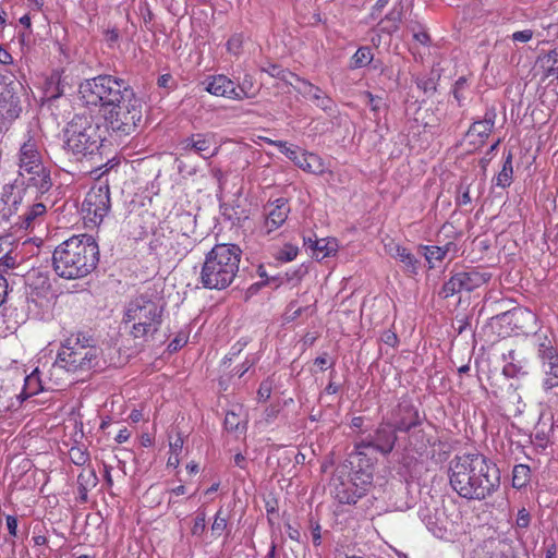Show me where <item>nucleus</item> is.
Returning <instances> with one entry per match:
<instances>
[{
	"label": "nucleus",
	"instance_id": "1",
	"mask_svg": "<svg viewBox=\"0 0 558 558\" xmlns=\"http://www.w3.org/2000/svg\"><path fill=\"white\" fill-rule=\"evenodd\" d=\"M449 482L462 498L484 500L500 485L499 469L481 453L456 456L449 464Z\"/></svg>",
	"mask_w": 558,
	"mask_h": 558
},
{
	"label": "nucleus",
	"instance_id": "2",
	"mask_svg": "<svg viewBox=\"0 0 558 558\" xmlns=\"http://www.w3.org/2000/svg\"><path fill=\"white\" fill-rule=\"evenodd\" d=\"M99 260L98 244L92 235H74L60 243L52 253L54 272L64 279H81L89 275Z\"/></svg>",
	"mask_w": 558,
	"mask_h": 558
},
{
	"label": "nucleus",
	"instance_id": "3",
	"mask_svg": "<svg viewBox=\"0 0 558 558\" xmlns=\"http://www.w3.org/2000/svg\"><path fill=\"white\" fill-rule=\"evenodd\" d=\"M98 357V349L82 333L71 335L62 343L49 369V381L59 385L64 373L90 369Z\"/></svg>",
	"mask_w": 558,
	"mask_h": 558
},
{
	"label": "nucleus",
	"instance_id": "4",
	"mask_svg": "<svg viewBox=\"0 0 558 558\" xmlns=\"http://www.w3.org/2000/svg\"><path fill=\"white\" fill-rule=\"evenodd\" d=\"M241 258L235 244H217L207 253L201 270V282L207 289L221 290L234 280Z\"/></svg>",
	"mask_w": 558,
	"mask_h": 558
},
{
	"label": "nucleus",
	"instance_id": "5",
	"mask_svg": "<svg viewBox=\"0 0 558 558\" xmlns=\"http://www.w3.org/2000/svg\"><path fill=\"white\" fill-rule=\"evenodd\" d=\"M104 142L100 124L90 114H75L64 130V149L76 158L98 153Z\"/></svg>",
	"mask_w": 558,
	"mask_h": 558
},
{
	"label": "nucleus",
	"instance_id": "6",
	"mask_svg": "<svg viewBox=\"0 0 558 558\" xmlns=\"http://www.w3.org/2000/svg\"><path fill=\"white\" fill-rule=\"evenodd\" d=\"M78 93L87 106H99L102 113L134 94L123 80L112 75H98L85 80L80 84Z\"/></svg>",
	"mask_w": 558,
	"mask_h": 558
},
{
	"label": "nucleus",
	"instance_id": "7",
	"mask_svg": "<svg viewBox=\"0 0 558 558\" xmlns=\"http://www.w3.org/2000/svg\"><path fill=\"white\" fill-rule=\"evenodd\" d=\"M19 175L22 184L34 189L35 193L45 194L52 186L50 170L44 163L38 142L29 136L17 153Z\"/></svg>",
	"mask_w": 558,
	"mask_h": 558
},
{
	"label": "nucleus",
	"instance_id": "8",
	"mask_svg": "<svg viewBox=\"0 0 558 558\" xmlns=\"http://www.w3.org/2000/svg\"><path fill=\"white\" fill-rule=\"evenodd\" d=\"M162 313L163 305L159 300L142 294L128 303L123 320L131 324V335L134 338H145L159 330Z\"/></svg>",
	"mask_w": 558,
	"mask_h": 558
},
{
	"label": "nucleus",
	"instance_id": "9",
	"mask_svg": "<svg viewBox=\"0 0 558 558\" xmlns=\"http://www.w3.org/2000/svg\"><path fill=\"white\" fill-rule=\"evenodd\" d=\"M142 100L133 94L128 100H123L102 113L107 129L119 138L135 133L142 121Z\"/></svg>",
	"mask_w": 558,
	"mask_h": 558
},
{
	"label": "nucleus",
	"instance_id": "10",
	"mask_svg": "<svg viewBox=\"0 0 558 558\" xmlns=\"http://www.w3.org/2000/svg\"><path fill=\"white\" fill-rule=\"evenodd\" d=\"M111 208L110 189L106 182L94 184L86 193L82 211L84 222L89 228L98 227Z\"/></svg>",
	"mask_w": 558,
	"mask_h": 558
},
{
	"label": "nucleus",
	"instance_id": "11",
	"mask_svg": "<svg viewBox=\"0 0 558 558\" xmlns=\"http://www.w3.org/2000/svg\"><path fill=\"white\" fill-rule=\"evenodd\" d=\"M537 359L541 363L542 388L549 392L558 387V350L546 335H536Z\"/></svg>",
	"mask_w": 558,
	"mask_h": 558
},
{
	"label": "nucleus",
	"instance_id": "12",
	"mask_svg": "<svg viewBox=\"0 0 558 558\" xmlns=\"http://www.w3.org/2000/svg\"><path fill=\"white\" fill-rule=\"evenodd\" d=\"M415 425V422L407 423L404 421L397 422L396 427L388 423H381L374 435L369 436V439L360 441L356 444L355 448L359 454H362V450L367 448H373L383 454H388L392 451L397 441L396 430L407 432Z\"/></svg>",
	"mask_w": 558,
	"mask_h": 558
},
{
	"label": "nucleus",
	"instance_id": "13",
	"mask_svg": "<svg viewBox=\"0 0 558 558\" xmlns=\"http://www.w3.org/2000/svg\"><path fill=\"white\" fill-rule=\"evenodd\" d=\"M492 275L476 268L453 274L441 288L440 294L447 299L460 292H472L487 283Z\"/></svg>",
	"mask_w": 558,
	"mask_h": 558
},
{
	"label": "nucleus",
	"instance_id": "14",
	"mask_svg": "<svg viewBox=\"0 0 558 558\" xmlns=\"http://www.w3.org/2000/svg\"><path fill=\"white\" fill-rule=\"evenodd\" d=\"M195 241L187 232L171 230L156 239V248L169 262L182 260L194 247Z\"/></svg>",
	"mask_w": 558,
	"mask_h": 558
},
{
	"label": "nucleus",
	"instance_id": "15",
	"mask_svg": "<svg viewBox=\"0 0 558 558\" xmlns=\"http://www.w3.org/2000/svg\"><path fill=\"white\" fill-rule=\"evenodd\" d=\"M418 517L428 531L437 538H446L448 533L453 530V520L447 515L445 508L439 507L436 502L421 507Z\"/></svg>",
	"mask_w": 558,
	"mask_h": 558
},
{
	"label": "nucleus",
	"instance_id": "16",
	"mask_svg": "<svg viewBox=\"0 0 558 558\" xmlns=\"http://www.w3.org/2000/svg\"><path fill=\"white\" fill-rule=\"evenodd\" d=\"M373 475L371 472L355 473L350 482L335 483L333 495L341 504H355L366 492L367 486L372 484Z\"/></svg>",
	"mask_w": 558,
	"mask_h": 558
},
{
	"label": "nucleus",
	"instance_id": "17",
	"mask_svg": "<svg viewBox=\"0 0 558 558\" xmlns=\"http://www.w3.org/2000/svg\"><path fill=\"white\" fill-rule=\"evenodd\" d=\"M290 211L289 202L284 197L269 202L264 208L265 220L260 231L268 235L278 230L288 219Z\"/></svg>",
	"mask_w": 558,
	"mask_h": 558
},
{
	"label": "nucleus",
	"instance_id": "18",
	"mask_svg": "<svg viewBox=\"0 0 558 558\" xmlns=\"http://www.w3.org/2000/svg\"><path fill=\"white\" fill-rule=\"evenodd\" d=\"M215 135L207 133L194 134L180 142V149L183 151L182 155H187L194 151L204 159H210L219 153V146L211 148L215 144Z\"/></svg>",
	"mask_w": 558,
	"mask_h": 558
},
{
	"label": "nucleus",
	"instance_id": "19",
	"mask_svg": "<svg viewBox=\"0 0 558 558\" xmlns=\"http://www.w3.org/2000/svg\"><path fill=\"white\" fill-rule=\"evenodd\" d=\"M293 88L304 98L312 101L316 107L324 111H331L333 107L332 99L318 86L304 78H296Z\"/></svg>",
	"mask_w": 558,
	"mask_h": 558
},
{
	"label": "nucleus",
	"instance_id": "20",
	"mask_svg": "<svg viewBox=\"0 0 558 558\" xmlns=\"http://www.w3.org/2000/svg\"><path fill=\"white\" fill-rule=\"evenodd\" d=\"M496 110L487 109L482 120L475 121L468 131L470 143L474 146H482L495 126Z\"/></svg>",
	"mask_w": 558,
	"mask_h": 558
},
{
	"label": "nucleus",
	"instance_id": "21",
	"mask_svg": "<svg viewBox=\"0 0 558 558\" xmlns=\"http://www.w3.org/2000/svg\"><path fill=\"white\" fill-rule=\"evenodd\" d=\"M205 84V90L217 97L236 100L235 83L223 74L209 76Z\"/></svg>",
	"mask_w": 558,
	"mask_h": 558
},
{
	"label": "nucleus",
	"instance_id": "22",
	"mask_svg": "<svg viewBox=\"0 0 558 558\" xmlns=\"http://www.w3.org/2000/svg\"><path fill=\"white\" fill-rule=\"evenodd\" d=\"M385 250L403 264L404 271L410 275L417 274L420 260L408 248L391 241L385 245Z\"/></svg>",
	"mask_w": 558,
	"mask_h": 558
},
{
	"label": "nucleus",
	"instance_id": "23",
	"mask_svg": "<svg viewBox=\"0 0 558 558\" xmlns=\"http://www.w3.org/2000/svg\"><path fill=\"white\" fill-rule=\"evenodd\" d=\"M293 162L296 167L308 173L322 175L326 172L323 159L314 153L300 150L299 156Z\"/></svg>",
	"mask_w": 558,
	"mask_h": 558
},
{
	"label": "nucleus",
	"instance_id": "24",
	"mask_svg": "<svg viewBox=\"0 0 558 558\" xmlns=\"http://www.w3.org/2000/svg\"><path fill=\"white\" fill-rule=\"evenodd\" d=\"M29 189L23 190L19 184H5L2 189L1 201L10 213L16 211L23 202V195L29 193Z\"/></svg>",
	"mask_w": 558,
	"mask_h": 558
},
{
	"label": "nucleus",
	"instance_id": "25",
	"mask_svg": "<svg viewBox=\"0 0 558 558\" xmlns=\"http://www.w3.org/2000/svg\"><path fill=\"white\" fill-rule=\"evenodd\" d=\"M47 211V206L43 202H36L26 207L21 218V227L24 229H33L39 223Z\"/></svg>",
	"mask_w": 558,
	"mask_h": 558
},
{
	"label": "nucleus",
	"instance_id": "26",
	"mask_svg": "<svg viewBox=\"0 0 558 558\" xmlns=\"http://www.w3.org/2000/svg\"><path fill=\"white\" fill-rule=\"evenodd\" d=\"M404 5L402 0L392 8V10L386 15V17L381 21L380 31L387 34H393L399 29V24L402 21Z\"/></svg>",
	"mask_w": 558,
	"mask_h": 558
},
{
	"label": "nucleus",
	"instance_id": "27",
	"mask_svg": "<svg viewBox=\"0 0 558 558\" xmlns=\"http://www.w3.org/2000/svg\"><path fill=\"white\" fill-rule=\"evenodd\" d=\"M45 381L41 378V372L36 367L29 375L25 377L22 395L29 398L45 389Z\"/></svg>",
	"mask_w": 558,
	"mask_h": 558
},
{
	"label": "nucleus",
	"instance_id": "28",
	"mask_svg": "<svg viewBox=\"0 0 558 558\" xmlns=\"http://www.w3.org/2000/svg\"><path fill=\"white\" fill-rule=\"evenodd\" d=\"M255 78L251 73H244L242 78H239L235 84L236 100L241 101L248 98H254L257 90L254 89Z\"/></svg>",
	"mask_w": 558,
	"mask_h": 558
},
{
	"label": "nucleus",
	"instance_id": "29",
	"mask_svg": "<svg viewBox=\"0 0 558 558\" xmlns=\"http://www.w3.org/2000/svg\"><path fill=\"white\" fill-rule=\"evenodd\" d=\"M337 252V242L328 239H315L313 243V256L316 259H324Z\"/></svg>",
	"mask_w": 558,
	"mask_h": 558
},
{
	"label": "nucleus",
	"instance_id": "30",
	"mask_svg": "<svg viewBox=\"0 0 558 558\" xmlns=\"http://www.w3.org/2000/svg\"><path fill=\"white\" fill-rule=\"evenodd\" d=\"M513 177V167H512V154L509 153L505 158L501 170L498 172L496 178L494 179L495 185L499 187H507L511 184Z\"/></svg>",
	"mask_w": 558,
	"mask_h": 558
},
{
	"label": "nucleus",
	"instance_id": "31",
	"mask_svg": "<svg viewBox=\"0 0 558 558\" xmlns=\"http://www.w3.org/2000/svg\"><path fill=\"white\" fill-rule=\"evenodd\" d=\"M262 71L266 72L271 77L283 81L284 83H287L288 85H290L292 87L294 86L296 78H299L298 75L281 68L278 64H269L268 66L262 68Z\"/></svg>",
	"mask_w": 558,
	"mask_h": 558
},
{
	"label": "nucleus",
	"instance_id": "32",
	"mask_svg": "<svg viewBox=\"0 0 558 558\" xmlns=\"http://www.w3.org/2000/svg\"><path fill=\"white\" fill-rule=\"evenodd\" d=\"M46 95L50 99L58 98L64 94V85L62 82V75L60 72L56 71L51 73L46 82Z\"/></svg>",
	"mask_w": 558,
	"mask_h": 558
},
{
	"label": "nucleus",
	"instance_id": "33",
	"mask_svg": "<svg viewBox=\"0 0 558 558\" xmlns=\"http://www.w3.org/2000/svg\"><path fill=\"white\" fill-rule=\"evenodd\" d=\"M53 294L50 290V284L47 283V287H43V292L32 291L28 298V303L34 304L43 310L49 308L51 305V299Z\"/></svg>",
	"mask_w": 558,
	"mask_h": 558
},
{
	"label": "nucleus",
	"instance_id": "34",
	"mask_svg": "<svg viewBox=\"0 0 558 558\" xmlns=\"http://www.w3.org/2000/svg\"><path fill=\"white\" fill-rule=\"evenodd\" d=\"M531 477L530 466L526 464H518L512 471V485L515 488L525 487Z\"/></svg>",
	"mask_w": 558,
	"mask_h": 558
},
{
	"label": "nucleus",
	"instance_id": "35",
	"mask_svg": "<svg viewBox=\"0 0 558 558\" xmlns=\"http://www.w3.org/2000/svg\"><path fill=\"white\" fill-rule=\"evenodd\" d=\"M241 409H239V412H236L235 409H232L227 412L225 417V428L229 432L234 430H244L245 429V422L241 417Z\"/></svg>",
	"mask_w": 558,
	"mask_h": 558
},
{
	"label": "nucleus",
	"instance_id": "36",
	"mask_svg": "<svg viewBox=\"0 0 558 558\" xmlns=\"http://www.w3.org/2000/svg\"><path fill=\"white\" fill-rule=\"evenodd\" d=\"M424 250V255L427 263L429 264V268H434L436 262H441L446 257L449 247L448 245L445 247L425 246Z\"/></svg>",
	"mask_w": 558,
	"mask_h": 558
},
{
	"label": "nucleus",
	"instance_id": "37",
	"mask_svg": "<svg viewBox=\"0 0 558 558\" xmlns=\"http://www.w3.org/2000/svg\"><path fill=\"white\" fill-rule=\"evenodd\" d=\"M7 95L9 96L8 106H2L1 112L7 119L12 120L17 118L21 112L20 100L19 97L10 94L9 90Z\"/></svg>",
	"mask_w": 558,
	"mask_h": 558
},
{
	"label": "nucleus",
	"instance_id": "38",
	"mask_svg": "<svg viewBox=\"0 0 558 558\" xmlns=\"http://www.w3.org/2000/svg\"><path fill=\"white\" fill-rule=\"evenodd\" d=\"M373 60V53L371 48L361 47L356 50L353 56V64L355 68H362L371 63Z\"/></svg>",
	"mask_w": 558,
	"mask_h": 558
},
{
	"label": "nucleus",
	"instance_id": "39",
	"mask_svg": "<svg viewBox=\"0 0 558 558\" xmlns=\"http://www.w3.org/2000/svg\"><path fill=\"white\" fill-rule=\"evenodd\" d=\"M227 51L235 57L242 53L243 36L242 34L232 35L227 41Z\"/></svg>",
	"mask_w": 558,
	"mask_h": 558
},
{
	"label": "nucleus",
	"instance_id": "40",
	"mask_svg": "<svg viewBox=\"0 0 558 558\" xmlns=\"http://www.w3.org/2000/svg\"><path fill=\"white\" fill-rule=\"evenodd\" d=\"M270 145L278 147L291 161H294L300 153L299 147L292 145L289 146L284 141L270 142Z\"/></svg>",
	"mask_w": 558,
	"mask_h": 558
},
{
	"label": "nucleus",
	"instance_id": "41",
	"mask_svg": "<svg viewBox=\"0 0 558 558\" xmlns=\"http://www.w3.org/2000/svg\"><path fill=\"white\" fill-rule=\"evenodd\" d=\"M222 511H218L215 515V520L211 524V533L216 537H219L227 527V519L221 515Z\"/></svg>",
	"mask_w": 558,
	"mask_h": 558
},
{
	"label": "nucleus",
	"instance_id": "42",
	"mask_svg": "<svg viewBox=\"0 0 558 558\" xmlns=\"http://www.w3.org/2000/svg\"><path fill=\"white\" fill-rule=\"evenodd\" d=\"M206 529V514L203 511H198L192 526V534L195 536H202Z\"/></svg>",
	"mask_w": 558,
	"mask_h": 558
},
{
	"label": "nucleus",
	"instance_id": "43",
	"mask_svg": "<svg viewBox=\"0 0 558 558\" xmlns=\"http://www.w3.org/2000/svg\"><path fill=\"white\" fill-rule=\"evenodd\" d=\"M523 366L518 362H508L502 367V374L507 377H517L520 374H525Z\"/></svg>",
	"mask_w": 558,
	"mask_h": 558
},
{
	"label": "nucleus",
	"instance_id": "44",
	"mask_svg": "<svg viewBox=\"0 0 558 558\" xmlns=\"http://www.w3.org/2000/svg\"><path fill=\"white\" fill-rule=\"evenodd\" d=\"M70 458L75 465H84L89 460L88 453L81 448H72L70 450Z\"/></svg>",
	"mask_w": 558,
	"mask_h": 558
},
{
	"label": "nucleus",
	"instance_id": "45",
	"mask_svg": "<svg viewBox=\"0 0 558 558\" xmlns=\"http://www.w3.org/2000/svg\"><path fill=\"white\" fill-rule=\"evenodd\" d=\"M299 250L292 244H286L280 251L279 259L283 262H291L298 256Z\"/></svg>",
	"mask_w": 558,
	"mask_h": 558
},
{
	"label": "nucleus",
	"instance_id": "46",
	"mask_svg": "<svg viewBox=\"0 0 558 558\" xmlns=\"http://www.w3.org/2000/svg\"><path fill=\"white\" fill-rule=\"evenodd\" d=\"M466 84H468L466 78L462 76V77H459L453 85L452 94H453L454 99L459 104H461V101L464 99L463 90L466 87Z\"/></svg>",
	"mask_w": 558,
	"mask_h": 558
},
{
	"label": "nucleus",
	"instance_id": "47",
	"mask_svg": "<svg viewBox=\"0 0 558 558\" xmlns=\"http://www.w3.org/2000/svg\"><path fill=\"white\" fill-rule=\"evenodd\" d=\"M530 522H531V515L527 512V510L525 508L520 509L518 511L517 520H515L517 527L525 530L529 527Z\"/></svg>",
	"mask_w": 558,
	"mask_h": 558
},
{
	"label": "nucleus",
	"instance_id": "48",
	"mask_svg": "<svg viewBox=\"0 0 558 558\" xmlns=\"http://www.w3.org/2000/svg\"><path fill=\"white\" fill-rule=\"evenodd\" d=\"M460 195L457 197L458 206H465L471 204L472 199L470 196V187L469 185L461 184L459 186Z\"/></svg>",
	"mask_w": 558,
	"mask_h": 558
},
{
	"label": "nucleus",
	"instance_id": "49",
	"mask_svg": "<svg viewBox=\"0 0 558 558\" xmlns=\"http://www.w3.org/2000/svg\"><path fill=\"white\" fill-rule=\"evenodd\" d=\"M511 38L515 43H527L533 38V31L524 29V31L514 32L511 35Z\"/></svg>",
	"mask_w": 558,
	"mask_h": 558
},
{
	"label": "nucleus",
	"instance_id": "50",
	"mask_svg": "<svg viewBox=\"0 0 558 558\" xmlns=\"http://www.w3.org/2000/svg\"><path fill=\"white\" fill-rule=\"evenodd\" d=\"M255 355H247L245 361L238 367L236 374L242 377L257 362Z\"/></svg>",
	"mask_w": 558,
	"mask_h": 558
},
{
	"label": "nucleus",
	"instance_id": "51",
	"mask_svg": "<svg viewBox=\"0 0 558 558\" xmlns=\"http://www.w3.org/2000/svg\"><path fill=\"white\" fill-rule=\"evenodd\" d=\"M271 395V385L267 381H263L259 385L257 396L259 401H266Z\"/></svg>",
	"mask_w": 558,
	"mask_h": 558
},
{
	"label": "nucleus",
	"instance_id": "52",
	"mask_svg": "<svg viewBox=\"0 0 558 558\" xmlns=\"http://www.w3.org/2000/svg\"><path fill=\"white\" fill-rule=\"evenodd\" d=\"M246 345V342H242L241 340L234 343L230 350V352L226 355L225 362L229 361L231 362L236 355H239L244 347Z\"/></svg>",
	"mask_w": 558,
	"mask_h": 558
},
{
	"label": "nucleus",
	"instance_id": "53",
	"mask_svg": "<svg viewBox=\"0 0 558 558\" xmlns=\"http://www.w3.org/2000/svg\"><path fill=\"white\" fill-rule=\"evenodd\" d=\"M184 440L180 434L177 435L175 439L170 441V453L181 454L183 449Z\"/></svg>",
	"mask_w": 558,
	"mask_h": 558
},
{
	"label": "nucleus",
	"instance_id": "54",
	"mask_svg": "<svg viewBox=\"0 0 558 558\" xmlns=\"http://www.w3.org/2000/svg\"><path fill=\"white\" fill-rule=\"evenodd\" d=\"M8 287L9 284L7 278L0 274V306L4 303L8 295Z\"/></svg>",
	"mask_w": 558,
	"mask_h": 558
},
{
	"label": "nucleus",
	"instance_id": "55",
	"mask_svg": "<svg viewBox=\"0 0 558 558\" xmlns=\"http://www.w3.org/2000/svg\"><path fill=\"white\" fill-rule=\"evenodd\" d=\"M7 527L11 536H16L17 533V519L13 515H8L5 519Z\"/></svg>",
	"mask_w": 558,
	"mask_h": 558
},
{
	"label": "nucleus",
	"instance_id": "56",
	"mask_svg": "<svg viewBox=\"0 0 558 558\" xmlns=\"http://www.w3.org/2000/svg\"><path fill=\"white\" fill-rule=\"evenodd\" d=\"M381 340L390 347H395L398 343L397 335L391 331L384 332Z\"/></svg>",
	"mask_w": 558,
	"mask_h": 558
},
{
	"label": "nucleus",
	"instance_id": "57",
	"mask_svg": "<svg viewBox=\"0 0 558 558\" xmlns=\"http://www.w3.org/2000/svg\"><path fill=\"white\" fill-rule=\"evenodd\" d=\"M13 62V58L10 52L0 44V63L1 64H11Z\"/></svg>",
	"mask_w": 558,
	"mask_h": 558
},
{
	"label": "nucleus",
	"instance_id": "58",
	"mask_svg": "<svg viewBox=\"0 0 558 558\" xmlns=\"http://www.w3.org/2000/svg\"><path fill=\"white\" fill-rule=\"evenodd\" d=\"M172 83V76L170 74H163L158 78V86L163 88H170Z\"/></svg>",
	"mask_w": 558,
	"mask_h": 558
},
{
	"label": "nucleus",
	"instance_id": "59",
	"mask_svg": "<svg viewBox=\"0 0 558 558\" xmlns=\"http://www.w3.org/2000/svg\"><path fill=\"white\" fill-rule=\"evenodd\" d=\"M130 435H131V434H130V432L128 430V428H122V429H120V430H119V433L117 434V436H116V438H114V439H116V441H117L118 444H123V442H125V441H128V440H129Z\"/></svg>",
	"mask_w": 558,
	"mask_h": 558
},
{
	"label": "nucleus",
	"instance_id": "60",
	"mask_svg": "<svg viewBox=\"0 0 558 558\" xmlns=\"http://www.w3.org/2000/svg\"><path fill=\"white\" fill-rule=\"evenodd\" d=\"M414 38L422 45H428L430 41L429 35L426 32L414 33Z\"/></svg>",
	"mask_w": 558,
	"mask_h": 558
},
{
	"label": "nucleus",
	"instance_id": "61",
	"mask_svg": "<svg viewBox=\"0 0 558 558\" xmlns=\"http://www.w3.org/2000/svg\"><path fill=\"white\" fill-rule=\"evenodd\" d=\"M366 97L368 98V105L371 109L375 112L379 110V99L376 98L373 94L366 93Z\"/></svg>",
	"mask_w": 558,
	"mask_h": 558
},
{
	"label": "nucleus",
	"instance_id": "62",
	"mask_svg": "<svg viewBox=\"0 0 558 558\" xmlns=\"http://www.w3.org/2000/svg\"><path fill=\"white\" fill-rule=\"evenodd\" d=\"M106 39H107V41L112 43V44L117 43L118 39H119V32H118V29H116V28L108 29L106 32Z\"/></svg>",
	"mask_w": 558,
	"mask_h": 558
},
{
	"label": "nucleus",
	"instance_id": "63",
	"mask_svg": "<svg viewBox=\"0 0 558 558\" xmlns=\"http://www.w3.org/2000/svg\"><path fill=\"white\" fill-rule=\"evenodd\" d=\"M557 555V546L555 543H550L546 546V556L545 558H556Z\"/></svg>",
	"mask_w": 558,
	"mask_h": 558
},
{
	"label": "nucleus",
	"instance_id": "64",
	"mask_svg": "<svg viewBox=\"0 0 558 558\" xmlns=\"http://www.w3.org/2000/svg\"><path fill=\"white\" fill-rule=\"evenodd\" d=\"M489 558H517V557L511 551H509V553L494 551V553H492Z\"/></svg>",
	"mask_w": 558,
	"mask_h": 558
}]
</instances>
